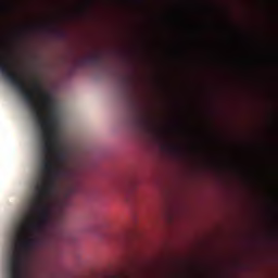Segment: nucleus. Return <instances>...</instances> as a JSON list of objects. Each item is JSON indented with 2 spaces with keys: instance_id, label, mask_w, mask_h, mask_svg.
Segmentation results:
<instances>
[{
  "instance_id": "423d86ee",
  "label": "nucleus",
  "mask_w": 278,
  "mask_h": 278,
  "mask_svg": "<svg viewBox=\"0 0 278 278\" xmlns=\"http://www.w3.org/2000/svg\"><path fill=\"white\" fill-rule=\"evenodd\" d=\"M39 29H41V31H47L48 34H53L54 36H58V38H64V30L55 27L53 24L40 25Z\"/></svg>"
},
{
  "instance_id": "20e7f679",
  "label": "nucleus",
  "mask_w": 278,
  "mask_h": 278,
  "mask_svg": "<svg viewBox=\"0 0 278 278\" xmlns=\"http://www.w3.org/2000/svg\"><path fill=\"white\" fill-rule=\"evenodd\" d=\"M135 123L138 125V127H140V129H146V131H153V134H159L153 119L147 115L137 116Z\"/></svg>"
},
{
  "instance_id": "6e6552de",
  "label": "nucleus",
  "mask_w": 278,
  "mask_h": 278,
  "mask_svg": "<svg viewBox=\"0 0 278 278\" xmlns=\"http://www.w3.org/2000/svg\"><path fill=\"white\" fill-rule=\"evenodd\" d=\"M169 149L174 152H177V151H179V146L172 144V146H169Z\"/></svg>"
},
{
  "instance_id": "f257e3e1",
  "label": "nucleus",
  "mask_w": 278,
  "mask_h": 278,
  "mask_svg": "<svg viewBox=\"0 0 278 278\" xmlns=\"http://www.w3.org/2000/svg\"><path fill=\"white\" fill-rule=\"evenodd\" d=\"M0 73L5 81L23 97L40 129L43 159L40 162L41 176L37 184L55 188L58 179L73 177L75 168L66 165L68 153L60 146L58 111L53 100L49 93L42 90V86L38 81H35L31 89H28L25 80L16 72H12L10 64L3 61L1 56Z\"/></svg>"
},
{
  "instance_id": "9d476101",
  "label": "nucleus",
  "mask_w": 278,
  "mask_h": 278,
  "mask_svg": "<svg viewBox=\"0 0 278 278\" xmlns=\"http://www.w3.org/2000/svg\"><path fill=\"white\" fill-rule=\"evenodd\" d=\"M75 193V189H72V194H74Z\"/></svg>"
},
{
  "instance_id": "f03ea898",
  "label": "nucleus",
  "mask_w": 278,
  "mask_h": 278,
  "mask_svg": "<svg viewBox=\"0 0 278 278\" xmlns=\"http://www.w3.org/2000/svg\"><path fill=\"white\" fill-rule=\"evenodd\" d=\"M55 192V187L37 182L30 212L37 219L29 218L24 222L33 231L47 233L48 238L65 241L68 233L64 229V211L60 208L53 215L49 201Z\"/></svg>"
},
{
  "instance_id": "7ed1b4c3",
  "label": "nucleus",
  "mask_w": 278,
  "mask_h": 278,
  "mask_svg": "<svg viewBox=\"0 0 278 278\" xmlns=\"http://www.w3.org/2000/svg\"><path fill=\"white\" fill-rule=\"evenodd\" d=\"M41 233L34 231L25 223L17 227L13 239V253L9 260L10 278H23V264L40 242Z\"/></svg>"
},
{
  "instance_id": "1a4fd4ad",
  "label": "nucleus",
  "mask_w": 278,
  "mask_h": 278,
  "mask_svg": "<svg viewBox=\"0 0 278 278\" xmlns=\"http://www.w3.org/2000/svg\"><path fill=\"white\" fill-rule=\"evenodd\" d=\"M124 81H125V84H131V79H129V78H124Z\"/></svg>"
},
{
  "instance_id": "39448f33",
  "label": "nucleus",
  "mask_w": 278,
  "mask_h": 278,
  "mask_svg": "<svg viewBox=\"0 0 278 278\" xmlns=\"http://www.w3.org/2000/svg\"><path fill=\"white\" fill-rule=\"evenodd\" d=\"M78 64H80V66H86V64L91 66H101L103 64V54H101V52H96L78 60Z\"/></svg>"
},
{
  "instance_id": "0eeeda50",
  "label": "nucleus",
  "mask_w": 278,
  "mask_h": 278,
  "mask_svg": "<svg viewBox=\"0 0 278 278\" xmlns=\"http://www.w3.org/2000/svg\"><path fill=\"white\" fill-rule=\"evenodd\" d=\"M135 190H136V182H130L126 188L125 193L127 194V197H131Z\"/></svg>"
}]
</instances>
